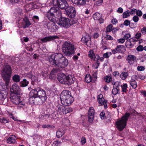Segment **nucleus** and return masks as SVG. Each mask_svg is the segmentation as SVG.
<instances>
[{"mask_svg": "<svg viewBox=\"0 0 146 146\" xmlns=\"http://www.w3.org/2000/svg\"><path fill=\"white\" fill-rule=\"evenodd\" d=\"M50 63L55 67L64 68L68 64L67 59L60 53H55L52 54L48 58Z\"/></svg>", "mask_w": 146, "mask_h": 146, "instance_id": "nucleus-1", "label": "nucleus"}, {"mask_svg": "<svg viewBox=\"0 0 146 146\" xmlns=\"http://www.w3.org/2000/svg\"><path fill=\"white\" fill-rule=\"evenodd\" d=\"M12 72L11 66L7 64H4L1 71V74L5 83L6 86H4L5 88H7V86L9 85Z\"/></svg>", "mask_w": 146, "mask_h": 146, "instance_id": "nucleus-2", "label": "nucleus"}, {"mask_svg": "<svg viewBox=\"0 0 146 146\" xmlns=\"http://www.w3.org/2000/svg\"><path fill=\"white\" fill-rule=\"evenodd\" d=\"M31 96L35 97H39L42 102L45 101L46 99L45 91L41 88L38 87L33 89L31 91Z\"/></svg>", "mask_w": 146, "mask_h": 146, "instance_id": "nucleus-3", "label": "nucleus"}, {"mask_svg": "<svg viewBox=\"0 0 146 146\" xmlns=\"http://www.w3.org/2000/svg\"><path fill=\"white\" fill-rule=\"evenodd\" d=\"M62 50L66 56H70L74 53V46L70 42H66L62 45Z\"/></svg>", "mask_w": 146, "mask_h": 146, "instance_id": "nucleus-4", "label": "nucleus"}, {"mask_svg": "<svg viewBox=\"0 0 146 146\" xmlns=\"http://www.w3.org/2000/svg\"><path fill=\"white\" fill-rule=\"evenodd\" d=\"M59 81L62 84L70 85L74 82L75 78L71 75L66 76L64 74H59L57 76Z\"/></svg>", "mask_w": 146, "mask_h": 146, "instance_id": "nucleus-5", "label": "nucleus"}, {"mask_svg": "<svg viewBox=\"0 0 146 146\" xmlns=\"http://www.w3.org/2000/svg\"><path fill=\"white\" fill-rule=\"evenodd\" d=\"M10 96V99L11 102L14 104L17 105L18 108L20 109L25 106L24 102L20 101L19 94L11 93Z\"/></svg>", "mask_w": 146, "mask_h": 146, "instance_id": "nucleus-6", "label": "nucleus"}, {"mask_svg": "<svg viewBox=\"0 0 146 146\" xmlns=\"http://www.w3.org/2000/svg\"><path fill=\"white\" fill-rule=\"evenodd\" d=\"M130 115L129 113H125V115L123 116L120 119L116 122L117 128L120 131H121L125 127L126 122L128 119V117Z\"/></svg>", "mask_w": 146, "mask_h": 146, "instance_id": "nucleus-7", "label": "nucleus"}, {"mask_svg": "<svg viewBox=\"0 0 146 146\" xmlns=\"http://www.w3.org/2000/svg\"><path fill=\"white\" fill-rule=\"evenodd\" d=\"M52 3L54 6L65 10L68 6V4L65 0H53Z\"/></svg>", "mask_w": 146, "mask_h": 146, "instance_id": "nucleus-8", "label": "nucleus"}, {"mask_svg": "<svg viewBox=\"0 0 146 146\" xmlns=\"http://www.w3.org/2000/svg\"><path fill=\"white\" fill-rule=\"evenodd\" d=\"M48 15H50L51 14L55 17H61L62 13L61 11L58 7H54L50 8L48 11Z\"/></svg>", "mask_w": 146, "mask_h": 146, "instance_id": "nucleus-9", "label": "nucleus"}, {"mask_svg": "<svg viewBox=\"0 0 146 146\" xmlns=\"http://www.w3.org/2000/svg\"><path fill=\"white\" fill-rule=\"evenodd\" d=\"M65 13L68 17L74 18L76 15V11L75 8L72 6H68L65 9Z\"/></svg>", "mask_w": 146, "mask_h": 146, "instance_id": "nucleus-10", "label": "nucleus"}, {"mask_svg": "<svg viewBox=\"0 0 146 146\" xmlns=\"http://www.w3.org/2000/svg\"><path fill=\"white\" fill-rule=\"evenodd\" d=\"M58 24L66 28H68L71 25L69 19L65 17H62L60 20Z\"/></svg>", "mask_w": 146, "mask_h": 146, "instance_id": "nucleus-11", "label": "nucleus"}, {"mask_svg": "<svg viewBox=\"0 0 146 146\" xmlns=\"http://www.w3.org/2000/svg\"><path fill=\"white\" fill-rule=\"evenodd\" d=\"M7 92L4 90L0 91V100L2 101L3 104H5L7 102L8 99L7 98Z\"/></svg>", "mask_w": 146, "mask_h": 146, "instance_id": "nucleus-12", "label": "nucleus"}, {"mask_svg": "<svg viewBox=\"0 0 146 146\" xmlns=\"http://www.w3.org/2000/svg\"><path fill=\"white\" fill-rule=\"evenodd\" d=\"M95 110L92 107H90L88 111V120L90 122H92L94 120Z\"/></svg>", "mask_w": 146, "mask_h": 146, "instance_id": "nucleus-13", "label": "nucleus"}, {"mask_svg": "<svg viewBox=\"0 0 146 146\" xmlns=\"http://www.w3.org/2000/svg\"><path fill=\"white\" fill-rule=\"evenodd\" d=\"M97 98L99 103L101 105H103L105 108H107V102L106 100L104 99L103 95L101 94L99 95L98 96Z\"/></svg>", "mask_w": 146, "mask_h": 146, "instance_id": "nucleus-14", "label": "nucleus"}, {"mask_svg": "<svg viewBox=\"0 0 146 146\" xmlns=\"http://www.w3.org/2000/svg\"><path fill=\"white\" fill-rule=\"evenodd\" d=\"M70 96L71 93L69 91L66 90L63 91L60 95L61 102L65 100L67 98H68Z\"/></svg>", "mask_w": 146, "mask_h": 146, "instance_id": "nucleus-15", "label": "nucleus"}, {"mask_svg": "<svg viewBox=\"0 0 146 146\" xmlns=\"http://www.w3.org/2000/svg\"><path fill=\"white\" fill-rule=\"evenodd\" d=\"M81 41L87 45H88V44H90L91 37L88 33H86L83 35Z\"/></svg>", "mask_w": 146, "mask_h": 146, "instance_id": "nucleus-16", "label": "nucleus"}, {"mask_svg": "<svg viewBox=\"0 0 146 146\" xmlns=\"http://www.w3.org/2000/svg\"><path fill=\"white\" fill-rule=\"evenodd\" d=\"M21 24L24 28H27L31 25V23L28 18L27 16H25L24 17Z\"/></svg>", "mask_w": 146, "mask_h": 146, "instance_id": "nucleus-17", "label": "nucleus"}, {"mask_svg": "<svg viewBox=\"0 0 146 146\" xmlns=\"http://www.w3.org/2000/svg\"><path fill=\"white\" fill-rule=\"evenodd\" d=\"M11 93H14L15 94H19L21 90L19 86L16 84H14L12 86V88L11 89Z\"/></svg>", "mask_w": 146, "mask_h": 146, "instance_id": "nucleus-18", "label": "nucleus"}, {"mask_svg": "<svg viewBox=\"0 0 146 146\" xmlns=\"http://www.w3.org/2000/svg\"><path fill=\"white\" fill-rule=\"evenodd\" d=\"M93 17L94 20L98 21L100 24L104 22V19L102 17V14L96 13L93 15Z\"/></svg>", "mask_w": 146, "mask_h": 146, "instance_id": "nucleus-19", "label": "nucleus"}, {"mask_svg": "<svg viewBox=\"0 0 146 146\" xmlns=\"http://www.w3.org/2000/svg\"><path fill=\"white\" fill-rule=\"evenodd\" d=\"M74 99L71 96L68 98H67L65 100L61 102L62 104L63 105L67 106L70 105L73 102Z\"/></svg>", "mask_w": 146, "mask_h": 146, "instance_id": "nucleus-20", "label": "nucleus"}, {"mask_svg": "<svg viewBox=\"0 0 146 146\" xmlns=\"http://www.w3.org/2000/svg\"><path fill=\"white\" fill-rule=\"evenodd\" d=\"M58 37L57 36H46L43 38L40 39V40L42 42H46L48 41H50L52 40H53L54 39L58 38Z\"/></svg>", "mask_w": 146, "mask_h": 146, "instance_id": "nucleus-21", "label": "nucleus"}, {"mask_svg": "<svg viewBox=\"0 0 146 146\" xmlns=\"http://www.w3.org/2000/svg\"><path fill=\"white\" fill-rule=\"evenodd\" d=\"M136 57L134 55L131 54L128 55L126 59L128 63L130 65L133 64L136 61Z\"/></svg>", "mask_w": 146, "mask_h": 146, "instance_id": "nucleus-22", "label": "nucleus"}, {"mask_svg": "<svg viewBox=\"0 0 146 146\" xmlns=\"http://www.w3.org/2000/svg\"><path fill=\"white\" fill-rule=\"evenodd\" d=\"M47 26L48 29H52L55 30L58 28L57 26L53 21H51L48 23L47 25Z\"/></svg>", "mask_w": 146, "mask_h": 146, "instance_id": "nucleus-23", "label": "nucleus"}, {"mask_svg": "<svg viewBox=\"0 0 146 146\" xmlns=\"http://www.w3.org/2000/svg\"><path fill=\"white\" fill-rule=\"evenodd\" d=\"M65 107L63 105L58 104L57 106L56 110L60 114H64Z\"/></svg>", "mask_w": 146, "mask_h": 146, "instance_id": "nucleus-24", "label": "nucleus"}, {"mask_svg": "<svg viewBox=\"0 0 146 146\" xmlns=\"http://www.w3.org/2000/svg\"><path fill=\"white\" fill-rule=\"evenodd\" d=\"M72 3L77 5H83L86 4V0H71Z\"/></svg>", "mask_w": 146, "mask_h": 146, "instance_id": "nucleus-25", "label": "nucleus"}, {"mask_svg": "<svg viewBox=\"0 0 146 146\" xmlns=\"http://www.w3.org/2000/svg\"><path fill=\"white\" fill-rule=\"evenodd\" d=\"M134 42V40L132 39L131 38L129 40H127L125 42V45L126 47L128 48H132L133 46V45L132 44L131 42Z\"/></svg>", "mask_w": 146, "mask_h": 146, "instance_id": "nucleus-26", "label": "nucleus"}, {"mask_svg": "<svg viewBox=\"0 0 146 146\" xmlns=\"http://www.w3.org/2000/svg\"><path fill=\"white\" fill-rule=\"evenodd\" d=\"M15 136L14 135H12L9 137L7 140V142L9 144L14 143L16 142Z\"/></svg>", "mask_w": 146, "mask_h": 146, "instance_id": "nucleus-27", "label": "nucleus"}, {"mask_svg": "<svg viewBox=\"0 0 146 146\" xmlns=\"http://www.w3.org/2000/svg\"><path fill=\"white\" fill-rule=\"evenodd\" d=\"M117 49L118 52L122 53L125 51V48L124 46L122 45H118L117 46Z\"/></svg>", "mask_w": 146, "mask_h": 146, "instance_id": "nucleus-28", "label": "nucleus"}, {"mask_svg": "<svg viewBox=\"0 0 146 146\" xmlns=\"http://www.w3.org/2000/svg\"><path fill=\"white\" fill-rule=\"evenodd\" d=\"M12 80L14 82H18L20 81L21 78L19 75L17 74H15L13 77Z\"/></svg>", "mask_w": 146, "mask_h": 146, "instance_id": "nucleus-29", "label": "nucleus"}, {"mask_svg": "<svg viewBox=\"0 0 146 146\" xmlns=\"http://www.w3.org/2000/svg\"><path fill=\"white\" fill-rule=\"evenodd\" d=\"M64 133V132L63 130H59L56 132V136L58 138L61 137L63 135Z\"/></svg>", "mask_w": 146, "mask_h": 146, "instance_id": "nucleus-30", "label": "nucleus"}, {"mask_svg": "<svg viewBox=\"0 0 146 146\" xmlns=\"http://www.w3.org/2000/svg\"><path fill=\"white\" fill-rule=\"evenodd\" d=\"M29 83V81H27L26 79H24L20 82V85L21 86L24 87L27 86Z\"/></svg>", "mask_w": 146, "mask_h": 146, "instance_id": "nucleus-31", "label": "nucleus"}, {"mask_svg": "<svg viewBox=\"0 0 146 146\" xmlns=\"http://www.w3.org/2000/svg\"><path fill=\"white\" fill-rule=\"evenodd\" d=\"M30 98L29 99V102L31 104H34L35 102V100H36V97H35L34 96H32L31 94V92L30 93Z\"/></svg>", "mask_w": 146, "mask_h": 146, "instance_id": "nucleus-32", "label": "nucleus"}, {"mask_svg": "<svg viewBox=\"0 0 146 146\" xmlns=\"http://www.w3.org/2000/svg\"><path fill=\"white\" fill-rule=\"evenodd\" d=\"M85 80L88 83H89L92 81L91 77L89 74H87L85 77Z\"/></svg>", "mask_w": 146, "mask_h": 146, "instance_id": "nucleus-33", "label": "nucleus"}, {"mask_svg": "<svg viewBox=\"0 0 146 146\" xmlns=\"http://www.w3.org/2000/svg\"><path fill=\"white\" fill-rule=\"evenodd\" d=\"M128 75V73L127 72H123L120 75L121 78L123 80H125Z\"/></svg>", "mask_w": 146, "mask_h": 146, "instance_id": "nucleus-34", "label": "nucleus"}, {"mask_svg": "<svg viewBox=\"0 0 146 146\" xmlns=\"http://www.w3.org/2000/svg\"><path fill=\"white\" fill-rule=\"evenodd\" d=\"M88 56L91 60H93L95 56L93 50H91L89 52Z\"/></svg>", "mask_w": 146, "mask_h": 146, "instance_id": "nucleus-35", "label": "nucleus"}, {"mask_svg": "<svg viewBox=\"0 0 146 146\" xmlns=\"http://www.w3.org/2000/svg\"><path fill=\"white\" fill-rule=\"evenodd\" d=\"M130 15V13L129 10H127L124 12L123 14V17L125 18L128 17Z\"/></svg>", "mask_w": 146, "mask_h": 146, "instance_id": "nucleus-36", "label": "nucleus"}, {"mask_svg": "<svg viewBox=\"0 0 146 146\" xmlns=\"http://www.w3.org/2000/svg\"><path fill=\"white\" fill-rule=\"evenodd\" d=\"M64 111V114H66L69 112H71L72 111V108L67 106H65Z\"/></svg>", "mask_w": 146, "mask_h": 146, "instance_id": "nucleus-37", "label": "nucleus"}, {"mask_svg": "<svg viewBox=\"0 0 146 146\" xmlns=\"http://www.w3.org/2000/svg\"><path fill=\"white\" fill-rule=\"evenodd\" d=\"M50 15H48V12H47L46 15L48 19L50 21H54V17H55L54 15H52L51 14Z\"/></svg>", "mask_w": 146, "mask_h": 146, "instance_id": "nucleus-38", "label": "nucleus"}, {"mask_svg": "<svg viewBox=\"0 0 146 146\" xmlns=\"http://www.w3.org/2000/svg\"><path fill=\"white\" fill-rule=\"evenodd\" d=\"M131 85L133 88L135 89L137 87V83L135 80H133L130 82Z\"/></svg>", "mask_w": 146, "mask_h": 146, "instance_id": "nucleus-39", "label": "nucleus"}, {"mask_svg": "<svg viewBox=\"0 0 146 146\" xmlns=\"http://www.w3.org/2000/svg\"><path fill=\"white\" fill-rule=\"evenodd\" d=\"M112 30V25L110 24L106 28V31L107 32H109L111 31Z\"/></svg>", "mask_w": 146, "mask_h": 146, "instance_id": "nucleus-40", "label": "nucleus"}, {"mask_svg": "<svg viewBox=\"0 0 146 146\" xmlns=\"http://www.w3.org/2000/svg\"><path fill=\"white\" fill-rule=\"evenodd\" d=\"M60 71V69L59 68H53L51 71L50 73L51 74L53 75L55 73L57 72Z\"/></svg>", "mask_w": 146, "mask_h": 146, "instance_id": "nucleus-41", "label": "nucleus"}, {"mask_svg": "<svg viewBox=\"0 0 146 146\" xmlns=\"http://www.w3.org/2000/svg\"><path fill=\"white\" fill-rule=\"evenodd\" d=\"M26 76L27 77L30 79H31L32 80L34 79L35 78L34 76L32 75L31 72L27 73Z\"/></svg>", "mask_w": 146, "mask_h": 146, "instance_id": "nucleus-42", "label": "nucleus"}, {"mask_svg": "<svg viewBox=\"0 0 146 146\" xmlns=\"http://www.w3.org/2000/svg\"><path fill=\"white\" fill-rule=\"evenodd\" d=\"M111 54V52H107L105 53H104L103 55L104 57L105 58H109L110 55Z\"/></svg>", "mask_w": 146, "mask_h": 146, "instance_id": "nucleus-43", "label": "nucleus"}, {"mask_svg": "<svg viewBox=\"0 0 146 146\" xmlns=\"http://www.w3.org/2000/svg\"><path fill=\"white\" fill-rule=\"evenodd\" d=\"M122 88V91L123 92H125L127 91V85L126 84H124L122 86H121Z\"/></svg>", "mask_w": 146, "mask_h": 146, "instance_id": "nucleus-44", "label": "nucleus"}, {"mask_svg": "<svg viewBox=\"0 0 146 146\" xmlns=\"http://www.w3.org/2000/svg\"><path fill=\"white\" fill-rule=\"evenodd\" d=\"M32 5V3H30L29 4H27L25 6V8L27 11H29L31 9L30 8H28L29 7H31Z\"/></svg>", "mask_w": 146, "mask_h": 146, "instance_id": "nucleus-45", "label": "nucleus"}, {"mask_svg": "<svg viewBox=\"0 0 146 146\" xmlns=\"http://www.w3.org/2000/svg\"><path fill=\"white\" fill-rule=\"evenodd\" d=\"M131 37V35L129 33L126 34L123 36V38L125 40H127Z\"/></svg>", "mask_w": 146, "mask_h": 146, "instance_id": "nucleus-46", "label": "nucleus"}, {"mask_svg": "<svg viewBox=\"0 0 146 146\" xmlns=\"http://www.w3.org/2000/svg\"><path fill=\"white\" fill-rule=\"evenodd\" d=\"M0 122L1 123H5L8 122V121L5 118L1 117L0 118Z\"/></svg>", "mask_w": 146, "mask_h": 146, "instance_id": "nucleus-47", "label": "nucleus"}, {"mask_svg": "<svg viewBox=\"0 0 146 146\" xmlns=\"http://www.w3.org/2000/svg\"><path fill=\"white\" fill-rule=\"evenodd\" d=\"M42 127L44 128H52L54 127L52 125H42Z\"/></svg>", "mask_w": 146, "mask_h": 146, "instance_id": "nucleus-48", "label": "nucleus"}, {"mask_svg": "<svg viewBox=\"0 0 146 146\" xmlns=\"http://www.w3.org/2000/svg\"><path fill=\"white\" fill-rule=\"evenodd\" d=\"M136 13L137 16L141 17L142 15V11L139 10H137L136 11Z\"/></svg>", "mask_w": 146, "mask_h": 146, "instance_id": "nucleus-49", "label": "nucleus"}, {"mask_svg": "<svg viewBox=\"0 0 146 146\" xmlns=\"http://www.w3.org/2000/svg\"><path fill=\"white\" fill-rule=\"evenodd\" d=\"M118 91L119 90H118L113 88L112 90V93L113 95H115L118 93Z\"/></svg>", "mask_w": 146, "mask_h": 146, "instance_id": "nucleus-50", "label": "nucleus"}, {"mask_svg": "<svg viewBox=\"0 0 146 146\" xmlns=\"http://www.w3.org/2000/svg\"><path fill=\"white\" fill-rule=\"evenodd\" d=\"M103 0H98L95 2L96 5L97 6H100L101 5L103 2Z\"/></svg>", "mask_w": 146, "mask_h": 146, "instance_id": "nucleus-51", "label": "nucleus"}, {"mask_svg": "<svg viewBox=\"0 0 146 146\" xmlns=\"http://www.w3.org/2000/svg\"><path fill=\"white\" fill-rule=\"evenodd\" d=\"M86 142V139L85 137H82L81 138V143L82 145L84 144Z\"/></svg>", "mask_w": 146, "mask_h": 146, "instance_id": "nucleus-52", "label": "nucleus"}, {"mask_svg": "<svg viewBox=\"0 0 146 146\" xmlns=\"http://www.w3.org/2000/svg\"><path fill=\"white\" fill-rule=\"evenodd\" d=\"M132 19L134 22H137L139 20V18L137 15H135L133 17Z\"/></svg>", "mask_w": 146, "mask_h": 146, "instance_id": "nucleus-53", "label": "nucleus"}, {"mask_svg": "<svg viewBox=\"0 0 146 146\" xmlns=\"http://www.w3.org/2000/svg\"><path fill=\"white\" fill-rule=\"evenodd\" d=\"M112 78L111 77L107 76L105 78V80L107 82H109L111 80Z\"/></svg>", "mask_w": 146, "mask_h": 146, "instance_id": "nucleus-54", "label": "nucleus"}, {"mask_svg": "<svg viewBox=\"0 0 146 146\" xmlns=\"http://www.w3.org/2000/svg\"><path fill=\"white\" fill-rule=\"evenodd\" d=\"M130 21L129 20H126L124 21L123 24L126 26H127L130 25Z\"/></svg>", "mask_w": 146, "mask_h": 146, "instance_id": "nucleus-55", "label": "nucleus"}, {"mask_svg": "<svg viewBox=\"0 0 146 146\" xmlns=\"http://www.w3.org/2000/svg\"><path fill=\"white\" fill-rule=\"evenodd\" d=\"M143 47L141 45L139 46L136 48V50L139 51H142L143 50Z\"/></svg>", "mask_w": 146, "mask_h": 146, "instance_id": "nucleus-56", "label": "nucleus"}, {"mask_svg": "<svg viewBox=\"0 0 146 146\" xmlns=\"http://www.w3.org/2000/svg\"><path fill=\"white\" fill-rule=\"evenodd\" d=\"M97 71L95 72L93 74V78L94 80H96L97 78Z\"/></svg>", "mask_w": 146, "mask_h": 146, "instance_id": "nucleus-57", "label": "nucleus"}, {"mask_svg": "<svg viewBox=\"0 0 146 146\" xmlns=\"http://www.w3.org/2000/svg\"><path fill=\"white\" fill-rule=\"evenodd\" d=\"M100 116L102 119H104L105 118L104 112H101L100 114Z\"/></svg>", "mask_w": 146, "mask_h": 146, "instance_id": "nucleus-58", "label": "nucleus"}, {"mask_svg": "<svg viewBox=\"0 0 146 146\" xmlns=\"http://www.w3.org/2000/svg\"><path fill=\"white\" fill-rule=\"evenodd\" d=\"M117 42L119 43H123L125 42V39L123 38L118 39L117 40Z\"/></svg>", "mask_w": 146, "mask_h": 146, "instance_id": "nucleus-59", "label": "nucleus"}, {"mask_svg": "<svg viewBox=\"0 0 146 146\" xmlns=\"http://www.w3.org/2000/svg\"><path fill=\"white\" fill-rule=\"evenodd\" d=\"M141 32L144 35L146 34V27H144L141 29Z\"/></svg>", "mask_w": 146, "mask_h": 146, "instance_id": "nucleus-60", "label": "nucleus"}, {"mask_svg": "<svg viewBox=\"0 0 146 146\" xmlns=\"http://www.w3.org/2000/svg\"><path fill=\"white\" fill-rule=\"evenodd\" d=\"M137 69L139 71H141L144 70L145 69L144 67L142 66H139L137 68Z\"/></svg>", "mask_w": 146, "mask_h": 146, "instance_id": "nucleus-61", "label": "nucleus"}, {"mask_svg": "<svg viewBox=\"0 0 146 146\" xmlns=\"http://www.w3.org/2000/svg\"><path fill=\"white\" fill-rule=\"evenodd\" d=\"M100 56L98 55H95L93 60L96 61H98V60H100Z\"/></svg>", "mask_w": 146, "mask_h": 146, "instance_id": "nucleus-62", "label": "nucleus"}, {"mask_svg": "<svg viewBox=\"0 0 146 146\" xmlns=\"http://www.w3.org/2000/svg\"><path fill=\"white\" fill-rule=\"evenodd\" d=\"M105 38L109 40H111L113 39V38L110 35H107L105 36Z\"/></svg>", "mask_w": 146, "mask_h": 146, "instance_id": "nucleus-63", "label": "nucleus"}, {"mask_svg": "<svg viewBox=\"0 0 146 146\" xmlns=\"http://www.w3.org/2000/svg\"><path fill=\"white\" fill-rule=\"evenodd\" d=\"M123 9L122 8L120 7L118 8L117 11L118 13H122L123 12Z\"/></svg>", "mask_w": 146, "mask_h": 146, "instance_id": "nucleus-64", "label": "nucleus"}]
</instances>
